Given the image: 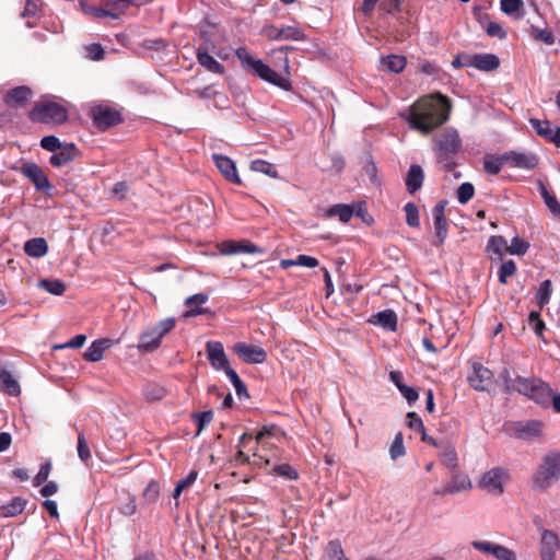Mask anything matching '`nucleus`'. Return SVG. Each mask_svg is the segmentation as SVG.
<instances>
[{
	"mask_svg": "<svg viewBox=\"0 0 560 560\" xmlns=\"http://www.w3.org/2000/svg\"><path fill=\"white\" fill-rule=\"evenodd\" d=\"M529 124L539 137L560 148V125L552 129L549 120L538 118H530Z\"/></svg>",
	"mask_w": 560,
	"mask_h": 560,
	"instance_id": "18",
	"label": "nucleus"
},
{
	"mask_svg": "<svg viewBox=\"0 0 560 560\" xmlns=\"http://www.w3.org/2000/svg\"><path fill=\"white\" fill-rule=\"evenodd\" d=\"M327 560H349L343 552L338 539L330 540L325 549Z\"/></svg>",
	"mask_w": 560,
	"mask_h": 560,
	"instance_id": "42",
	"label": "nucleus"
},
{
	"mask_svg": "<svg viewBox=\"0 0 560 560\" xmlns=\"http://www.w3.org/2000/svg\"><path fill=\"white\" fill-rule=\"evenodd\" d=\"M406 222L409 226L418 228L420 225L419 209L413 202H408L405 208Z\"/></svg>",
	"mask_w": 560,
	"mask_h": 560,
	"instance_id": "48",
	"label": "nucleus"
},
{
	"mask_svg": "<svg viewBox=\"0 0 560 560\" xmlns=\"http://www.w3.org/2000/svg\"><path fill=\"white\" fill-rule=\"evenodd\" d=\"M559 550V536L553 530L542 528L539 541L540 560H556Z\"/></svg>",
	"mask_w": 560,
	"mask_h": 560,
	"instance_id": "10",
	"label": "nucleus"
},
{
	"mask_svg": "<svg viewBox=\"0 0 560 560\" xmlns=\"http://www.w3.org/2000/svg\"><path fill=\"white\" fill-rule=\"evenodd\" d=\"M552 293V285L549 279L542 281L538 288L536 293L537 305L541 310L544 308L550 301Z\"/></svg>",
	"mask_w": 560,
	"mask_h": 560,
	"instance_id": "39",
	"label": "nucleus"
},
{
	"mask_svg": "<svg viewBox=\"0 0 560 560\" xmlns=\"http://www.w3.org/2000/svg\"><path fill=\"white\" fill-rule=\"evenodd\" d=\"M535 381H537V377L516 376L513 392H517L518 394H522L529 398L533 392V387L535 385Z\"/></svg>",
	"mask_w": 560,
	"mask_h": 560,
	"instance_id": "40",
	"label": "nucleus"
},
{
	"mask_svg": "<svg viewBox=\"0 0 560 560\" xmlns=\"http://www.w3.org/2000/svg\"><path fill=\"white\" fill-rule=\"evenodd\" d=\"M529 248V243L518 236H515L511 241V245L508 246V253L511 255H524Z\"/></svg>",
	"mask_w": 560,
	"mask_h": 560,
	"instance_id": "51",
	"label": "nucleus"
},
{
	"mask_svg": "<svg viewBox=\"0 0 560 560\" xmlns=\"http://www.w3.org/2000/svg\"><path fill=\"white\" fill-rule=\"evenodd\" d=\"M475 194L474 185L470 183H463L457 189V200L459 203H467Z\"/></svg>",
	"mask_w": 560,
	"mask_h": 560,
	"instance_id": "56",
	"label": "nucleus"
},
{
	"mask_svg": "<svg viewBox=\"0 0 560 560\" xmlns=\"http://www.w3.org/2000/svg\"><path fill=\"white\" fill-rule=\"evenodd\" d=\"M530 34L535 40L541 42L546 45H553L556 42L555 35L548 28H539L538 26H530Z\"/></svg>",
	"mask_w": 560,
	"mask_h": 560,
	"instance_id": "43",
	"label": "nucleus"
},
{
	"mask_svg": "<svg viewBox=\"0 0 560 560\" xmlns=\"http://www.w3.org/2000/svg\"><path fill=\"white\" fill-rule=\"evenodd\" d=\"M265 81L284 90V91H291L292 90V83L289 79L281 77L278 72H276L273 69L271 70L270 74L265 79Z\"/></svg>",
	"mask_w": 560,
	"mask_h": 560,
	"instance_id": "50",
	"label": "nucleus"
},
{
	"mask_svg": "<svg viewBox=\"0 0 560 560\" xmlns=\"http://www.w3.org/2000/svg\"><path fill=\"white\" fill-rule=\"evenodd\" d=\"M225 374L230 378L231 383L233 384V386L235 388V393L238 396V398L240 399H242L243 397L247 398L249 395H248L246 385L240 378L237 373L233 369H229V370H226Z\"/></svg>",
	"mask_w": 560,
	"mask_h": 560,
	"instance_id": "45",
	"label": "nucleus"
},
{
	"mask_svg": "<svg viewBox=\"0 0 560 560\" xmlns=\"http://www.w3.org/2000/svg\"><path fill=\"white\" fill-rule=\"evenodd\" d=\"M424 180V173L420 165L413 164L409 167L406 178H405V185L406 189L409 194L417 192L423 184Z\"/></svg>",
	"mask_w": 560,
	"mask_h": 560,
	"instance_id": "26",
	"label": "nucleus"
},
{
	"mask_svg": "<svg viewBox=\"0 0 560 560\" xmlns=\"http://www.w3.org/2000/svg\"><path fill=\"white\" fill-rule=\"evenodd\" d=\"M502 161L511 167L530 171L537 167L539 159L535 153L508 151L502 154Z\"/></svg>",
	"mask_w": 560,
	"mask_h": 560,
	"instance_id": "9",
	"label": "nucleus"
},
{
	"mask_svg": "<svg viewBox=\"0 0 560 560\" xmlns=\"http://www.w3.org/2000/svg\"><path fill=\"white\" fill-rule=\"evenodd\" d=\"M222 255L262 254L264 250L248 240L224 241L218 245Z\"/></svg>",
	"mask_w": 560,
	"mask_h": 560,
	"instance_id": "13",
	"label": "nucleus"
},
{
	"mask_svg": "<svg viewBox=\"0 0 560 560\" xmlns=\"http://www.w3.org/2000/svg\"><path fill=\"white\" fill-rule=\"evenodd\" d=\"M440 460L450 471L458 469V456L455 448L451 445L444 447L440 453Z\"/></svg>",
	"mask_w": 560,
	"mask_h": 560,
	"instance_id": "37",
	"label": "nucleus"
},
{
	"mask_svg": "<svg viewBox=\"0 0 560 560\" xmlns=\"http://www.w3.org/2000/svg\"><path fill=\"white\" fill-rule=\"evenodd\" d=\"M434 151L439 161L456 154L462 147L459 133L454 128H446L433 139Z\"/></svg>",
	"mask_w": 560,
	"mask_h": 560,
	"instance_id": "5",
	"label": "nucleus"
},
{
	"mask_svg": "<svg viewBox=\"0 0 560 560\" xmlns=\"http://www.w3.org/2000/svg\"><path fill=\"white\" fill-rule=\"evenodd\" d=\"M271 472L289 480L299 479L298 470L287 463L275 465Z\"/></svg>",
	"mask_w": 560,
	"mask_h": 560,
	"instance_id": "47",
	"label": "nucleus"
},
{
	"mask_svg": "<svg viewBox=\"0 0 560 560\" xmlns=\"http://www.w3.org/2000/svg\"><path fill=\"white\" fill-rule=\"evenodd\" d=\"M487 247L494 254L501 255L503 250L508 252V242L503 236L494 235L489 238Z\"/></svg>",
	"mask_w": 560,
	"mask_h": 560,
	"instance_id": "52",
	"label": "nucleus"
},
{
	"mask_svg": "<svg viewBox=\"0 0 560 560\" xmlns=\"http://www.w3.org/2000/svg\"><path fill=\"white\" fill-rule=\"evenodd\" d=\"M450 476L451 480L446 485L434 490L435 495L456 494L471 489L472 485L469 476L459 468L450 471Z\"/></svg>",
	"mask_w": 560,
	"mask_h": 560,
	"instance_id": "8",
	"label": "nucleus"
},
{
	"mask_svg": "<svg viewBox=\"0 0 560 560\" xmlns=\"http://www.w3.org/2000/svg\"><path fill=\"white\" fill-rule=\"evenodd\" d=\"M406 453L405 446H404V438L402 433L398 432L389 448V455L393 460H396L397 458L404 456Z\"/></svg>",
	"mask_w": 560,
	"mask_h": 560,
	"instance_id": "49",
	"label": "nucleus"
},
{
	"mask_svg": "<svg viewBox=\"0 0 560 560\" xmlns=\"http://www.w3.org/2000/svg\"><path fill=\"white\" fill-rule=\"evenodd\" d=\"M217 27V24L211 22L209 19H203L199 24V37L203 43L202 48H213V30Z\"/></svg>",
	"mask_w": 560,
	"mask_h": 560,
	"instance_id": "35",
	"label": "nucleus"
},
{
	"mask_svg": "<svg viewBox=\"0 0 560 560\" xmlns=\"http://www.w3.org/2000/svg\"><path fill=\"white\" fill-rule=\"evenodd\" d=\"M143 499L149 503H154L160 497V485L155 480H151L143 490Z\"/></svg>",
	"mask_w": 560,
	"mask_h": 560,
	"instance_id": "53",
	"label": "nucleus"
},
{
	"mask_svg": "<svg viewBox=\"0 0 560 560\" xmlns=\"http://www.w3.org/2000/svg\"><path fill=\"white\" fill-rule=\"evenodd\" d=\"M485 30H486L487 35L490 37H497L499 39H504L508 36L506 31L502 27L501 24H499L497 22H492V21L488 22Z\"/></svg>",
	"mask_w": 560,
	"mask_h": 560,
	"instance_id": "59",
	"label": "nucleus"
},
{
	"mask_svg": "<svg viewBox=\"0 0 560 560\" xmlns=\"http://www.w3.org/2000/svg\"><path fill=\"white\" fill-rule=\"evenodd\" d=\"M404 0H363L361 11L365 16H370L376 5L386 14H394L400 10Z\"/></svg>",
	"mask_w": 560,
	"mask_h": 560,
	"instance_id": "19",
	"label": "nucleus"
},
{
	"mask_svg": "<svg viewBox=\"0 0 560 560\" xmlns=\"http://www.w3.org/2000/svg\"><path fill=\"white\" fill-rule=\"evenodd\" d=\"M541 422L536 420L516 422L514 427L517 438L524 440L539 436L541 434Z\"/></svg>",
	"mask_w": 560,
	"mask_h": 560,
	"instance_id": "28",
	"label": "nucleus"
},
{
	"mask_svg": "<svg viewBox=\"0 0 560 560\" xmlns=\"http://www.w3.org/2000/svg\"><path fill=\"white\" fill-rule=\"evenodd\" d=\"M27 501L21 497H14L9 502L0 505V516L2 517H14L20 515L25 506Z\"/></svg>",
	"mask_w": 560,
	"mask_h": 560,
	"instance_id": "30",
	"label": "nucleus"
},
{
	"mask_svg": "<svg viewBox=\"0 0 560 560\" xmlns=\"http://www.w3.org/2000/svg\"><path fill=\"white\" fill-rule=\"evenodd\" d=\"M505 162L502 161V155L498 159H486L483 162V170L488 174L497 175L500 173Z\"/></svg>",
	"mask_w": 560,
	"mask_h": 560,
	"instance_id": "60",
	"label": "nucleus"
},
{
	"mask_svg": "<svg viewBox=\"0 0 560 560\" xmlns=\"http://www.w3.org/2000/svg\"><path fill=\"white\" fill-rule=\"evenodd\" d=\"M50 471H51V463L50 462H46L45 464L40 465L37 475L33 479V485L35 487H39L40 485L46 482L49 477Z\"/></svg>",
	"mask_w": 560,
	"mask_h": 560,
	"instance_id": "61",
	"label": "nucleus"
},
{
	"mask_svg": "<svg viewBox=\"0 0 560 560\" xmlns=\"http://www.w3.org/2000/svg\"><path fill=\"white\" fill-rule=\"evenodd\" d=\"M39 287L45 289L47 292L54 295H62L66 291V284L61 280H49L43 279L39 282Z\"/></svg>",
	"mask_w": 560,
	"mask_h": 560,
	"instance_id": "46",
	"label": "nucleus"
},
{
	"mask_svg": "<svg viewBox=\"0 0 560 560\" xmlns=\"http://www.w3.org/2000/svg\"><path fill=\"white\" fill-rule=\"evenodd\" d=\"M539 191L551 213L556 217H560V202L556 196L551 194L542 183L539 185Z\"/></svg>",
	"mask_w": 560,
	"mask_h": 560,
	"instance_id": "38",
	"label": "nucleus"
},
{
	"mask_svg": "<svg viewBox=\"0 0 560 560\" xmlns=\"http://www.w3.org/2000/svg\"><path fill=\"white\" fill-rule=\"evenodd\" d=\"M236 57L241 61L242 66L249 68L253 70L256 67V62H259V59H255L250 52L244 48L240 47L236 49Z\"/></svg>",
	"mask_w": 560,
	"mask_h": 560,
	"instance_id": "54",
	"label": "nucleus"
},
{
	"mask_svg": "<svg viewBox=\"0 0 560 560\" xmlns=\"http://www.w3.org/2000/svg\"><path fill=\"white\" fill-rule=\"evenodd\" d=\"M469 385L479 392H485L491 385L493 373L481 363H474L472 371L467 377Z\"/></svg>",
	"mask_w": 560,
	"mask_h": 560,
	"instance_id": "16",
	"label": "nucleus"
},
{
	"mask_svg": "<svg viewBox=\"0 0 560 560\" xmlns=\"http://www.w3.org/2000/svg\"><path fill=\"white\" fill-rule=\"evenodd\" d=\"M471 546L483 553L493 556L497 560H516L513 550L487 540H474Z\"/></svg>",
	"mask_w": 560,
	"mask_h": 560,
	"instance_id": "15",
	"label": "nucleus"
},
{
	"mask_svg": "<svg viewBox=\"0 0 560 560\" xmlns=\"http://www.w3.org/2000/svg\"><path fill=\"white\" fill-rule=\"evenodd\" d=\"M560 480V451L546 453L530 477V488L545 492Z\"/></svg>",
	"mask_w": 560,
	"mask_h": 560,
	"instance_id": "2",
	"label": "nucleus"
},
{
	"mask_svg": "<svg viewBox=\"0 0 560 560\" xmlns=\"http://www.w3.org/2000/svg\"><path fill=\"white\" fill-rule=\"evenodd\" d=\"M534 383L535 385L529 398L538 405L548 406L552 395L551 387L540 378H537Z\"/></svg>",
	"mask_w": 560,
	"mask_h": 560,
	"instance_id": "29",
	"label": "nucleus"
},
{
	"mask_svg": "<svg viewBox=\"0 0 560 560\" xmlns=\"http://www.w3.org/2000/svg\"><path fill=\"white\" fill-rule=\"evenodd\" d=\"M406 424L408 425L409 429L419 433L425 429L421 418L415 411H409L407 413Z\"/></svg>",
	"mask_w": 560,
	"mask_h": 560,
	"instance_id": "58",
	"label": "nucleus"
},
{
	"mask_svg": "<svg viewBox=\"0 0 560 560\" xmlns=\"http://www.w3.org/2000/svg\"><path fill=\"white\" fill-rule=\"evenodd\" d=\"M210 48H202L198 47L196 51V57L198 63L203 67L207 71L217 73V74H223L224 73V66L217 61L210 54Z\"/></svg>",
	"mask_w": 560,
	"mask_h": 560,
	"instance_id": "23",
	"label": "nucleus"
},
{
	"mask_svg": "<svg viewBox=\"0 0 560 560\" xmlns=\"http://www.w3.org/2000/svg\"><path fill=\"white\" fill-rule=\"evenodd\" d=\"M0 389L9 396L16 397L21 394V387L11 371L5 366H0Z\"/></svg>",
	"mask_w": 560,
	"mask_h": 560,
	"instance_id": "25",
	"label": "nucleus"
},
{
	"mask_svg": "<svg viewBox=\"0 0 560 560\" xmlns=\"http://www.w3.org/2000/svg\"><path fill=\"white\" fill-rule=\"evenodd\" d=\"M474 61L475 68L485 72L497 70L500 66V59L494 54H475Z\"/></svg>",
	"mask_w": 560,
	"mask_h": 560,
	"instance_id": "31",
	"label": "nucleus"
},
{
	"mask_svg": "<svg viewBox=\"0 0 560 560\" xmlns=\"http://www.w3.org/2000/svg\"><path fill=\"white\" fill-rule=\"evenodd\" d=\"M501 11L505 14H513L523 8V0H501Z\"/></svg>",
	"mask_w": 560,
	"mask_h": 560,
	"instance_id": "63",
	"label": "nucleus"
},
{
	"mask_svg": "<svg viewBox=\"0 0 560 560\" xmlns=\"http://www.w3.org/2000/svg\"><path fill=\"white\" fill-rule=\"evenodd\" d=\"M528 325L532 327L536 336L544 340V331L546 329V325L539 312L532 311L528 314Z\"/></svg>",
	"mask_w": 560,
	"mask_h": 560,
	"instance_id": "44",
	"label": "nucleus"
},
{
	"mask_svg": "<svg viewBox=\"0 0 560 560\" xmlns=\"http://www.w3.org/2000/svg\"><path fill=\"white\" fill-rule=\"evenodd\" d=\"M233 349L245 363L259 364L267 360V352L261 347L237 342Z\"/></svg>",
	"mask_w": 560,
	"mask_h": 560,
	"instance_id": "14",
	"label": "nucleus"
},
{
	"mask_svg": "<svg viewBox=\"0 0 560 560\" xmlns=\"http://www.w3.org/2000/svg\"><path fill=\"white\" fill-rule=\"evenodd\" d=\"M79 155L80 151L74 143H63L60 149L54 152L49 162L54 167H61L74 161Z\"/></svg>",
	"mask_w": 560,
	"mask_h": 560,
	"instance_id": "20",
	"label": "nucleus"
},
{
	"mask_svg": "<svg viewBox=\"0 0 560 560\" xmlns=\"http://www.w3.org/2000/svg\"><path fill=\"white\" fill-rule=\"evenodd\" d=\"M515 271H516V265L512 259L504 261L501 265L500 270H499L500 283L505 284L508 282V277L513 276L515 273Z\"/></svg>",
	"mask_w": 560,
	"mask_h": 560,
	"instance_id": "57",
	"label": "nucleus"
},
{
	"mask_svg": "<svg viewBox=\"0 0 560 560\" xmlns=\"http://www.w3.org/2000/svg\"><path fill=\"white\" fill-rule=\"evenodd\" d=\"M508 469L494 467L486 471L478 481V487L487 493L501 495L504 492V483L509 480Z\"/></svg>",
	"mask_w": 560,
	"mask_h": 560,
	"instance_id": "7",
	"label": "nucleus"
},
{
	"mask_svg": "<svg viewBox=\"0 0 560 560\" xmlns=\"http://www.w3.org/2000/svg\"><path fill=\"white\" fill-rule=\"evenodd\" d=\"M28 116L34 122L61 125L68 120V109L55 101L40 100L34 105Z\"/></svg>",
	"mask_w": 560,
	"mask_h": 560,
	"instance_id": "3",
	"label": "nucleus"
},
{
	"mask_svg": "<svg viewBox=\"0 0 560 560\" xmlns=\"http://www.w3.org/2000/svg\"><path fill=\"white\" fill-rule=\"evenodd\" d=\"M434 219L435 235L439 238V245L444 243L447 235V219L445 218V206L439 202L432 210Z\"/></svg>",
	"mask_w": 560,
	"mask_h": 560,
	"instance_id": "22",
	"label": "nucleus"
},
{
	"mask_svg": "<svg viewBox=\"0 0 560 560\" xmlns=\"http://www.w3.org/2000/svg\"><path fill=\"white\" fill-rule=\"evenodd\" d=\"M326 218L338 217L340 222L348 223L354 215V207L352 205L337 203L329 207L324 214Z\"/></svg>",
	"mask_w": 560,
	"mask_h": 560,
	"instance_id": "32",
	"label": "nucleus"
},
{
	"mask_svg": "<svg viewBox=\"0 0 560 560\" xmlns=\"http://www.w3.org/2000/svg\"><path fill=\"white\" fill-rule=\"evenodd\" d=\"M451 110V100L434 93L420 97L410 106L407 121L411 129L428 135L448 120Z\"/></svg>",
	"mask_w": 560,
	"mask_h": 560,
	"instance_id": "1",
	"label": "nucleus"
},
{
	"mask_svg": "<svg viewBox=\"0 0 560 560\" xmlns=\"http://www.w3.org/2000/svg\"><path fill=\"white\" fill-rule=\"evenodd\" d=\"M352 206L354 207V214L361 218L364 223H373V218L368 212L365 202H353Z\"/></svg>",
	"mask_w": 560,
	"mask_h": 560,
	"instance_id": "64",
	"label": "nucleus"
},
{
	"mask_svg": "<svg viewBox=\"0 0 560 560\" xmlns=\"http://www.w3.org/2000/svg\"><path fill=\"white\" fill-rule=\"evenodd\" d=\"M176 326L174 317L160 320L155 325L148 327L139 336L138 349L141 352H153L162 342L165 335L172 331Z\"/></svg>",
	"mask_w": 560,
	"mask_h": 560,
	"instance_id": "4",
	"label": "nucleus"
},
{
	"mask_svg": "<svg viewBox=\"0 0 560 560\" xmlns=\"http://www.w3.org/2000/svg\"><path fill=\"white\" fill-rule=\"evenodd\" d=\"M93 125L100 130L105 131L110 127L122 122L121 114L107 105H95L89 112Z\"/></svg>",
	"mask_w": 560,
	"mask_h": 560,
	"instance_id": "6",
	"label": "nucleus"
},
{
	"mask_svg": "<svg viewBox=\"0 0 560 560\" xmlns=\"http://www.w3.org/2000/svg\"><path fill=\"white\" fill-rule=\"evenodd\" d=\"M24 252L34 258H40L48 252V244L43 237H34L25 242Z\"/></svg>",
	"mask_w": 560,
	"mask_h": 560,
	"instance_id": "34",
	"label": "nucleus"
},
{
	"mask_svg": "<svg viewBox=\"0 0 560 560\" xmlns=\"http://www.w3.org/2000/svg\"><path fill=\"white\" fill-rule=\"evenodd\" d=\"M21 172L33 183L37 190H48L51 188L47 175L36 163L26 162L22 164Z\"/></svg>",
	"mask_w": 560,
	"mask_h": 560,
	"instance_id": "17",
	"label": "nucleus"
},
{
	"mask_svg": "<svg viewBox=\"0 0 560 560\" xmlns=\"http://www.w3.org/2000/svg\"><path fill=\"white\" fill-rule=\"evenodd\" d=\"M112 345L113 340L108 338L94 340L85 350L83 358L89 362H98L103 359L104 351L109 349Z\"/></svg>",
	"mask_w": 560,
	"mask_h": 560,
	"instance_id": "24",
	"label": "nucleus"
},
{
	"mask_svg": "<svg viewBox=\"0 0 560 560\" xmlns=\"http://www.w3.org/2000/svg\"><path fill=\"white\" fill-rule=\"evenodd\" d=\"M215 166L219 168L221 174L231 183L242 185V180L237 174L236 166L233 160L225 155L213 154Z\"/></svg>",
	"mask_w": 560,
	"mask_h": 560,
	"instance_id": "21",
	"label": "nucleus"
},
{
	"mask_svg": "<svg viewBox=\"0 0 560 560\" xmlns=\"http://www.w3.org/2000/svg\"><path fill=\"white\" fill-rule=\"evenodd\" d=\"M374 319L371 323L375 325H380L381 327L389 330L396 331L397 329V315L393 310H384L376 313Z\"/></svg>",
	"mask_w": 560,
	"mask_h": 560,
	"instance_id": "33",
	"label": "nucleus"
},
{
	"mask_svg": "<svg viewBox=\"0 0 560 560\" xmlns=\"http://www.w3.org/2000/svg\"><path fill=\"white\" fill-rule=\"evenodd\" d=\"M78 456L84 463L91 458V451L83 432L78 433Z\"/></svg>",
	"mask_w": 560,
	"mask_h": 560,
	"instance_id": "55",
	"label": "nucleus"
},
{
	"mask_svg": "<svg viewBox=\"0 0 560 560\" xmlns=\"http://www.w3.org/2000/svg\"><path fill=\"white\" fill-rule=\"evenodd\" d=\"M62 144L56 136H45L40 140V147L49 152H56Z\"/></svg>",
	"mask_w": 560,
	"mask_h": 560,
	"instance_id": "62",
	"label": "nucleus"
},
{
	"mask_svg": "<svg viewBox=\"0 0 560 560\" xmlns=\"http://www.w3.org/2000/svg\"><path fill=\"white\" fill-rule=\"evenodd\" d=\"M206 353L208 361L214 370H223L226 373V370L231 369L222 342L214 340L207 341Z\"/></svg>",
	"mask_w": 560,
	"mask_h": 560,
	"instance_id": "12",
	"label": "nucleus"
},
{
	"mask_svg": "<svg viewBox=\"0 0 560 560\" xmlns=\"http://www.w3.org/2000/svg\"><path fill=\"white\" fill-rule=\"evenodd\" d=\"M381 63L383 65V67L386 70H388L390 72L399 73L405 69V67L407 65V60L404 56L390 55L387 57H383L381 59Z\"/></svg>",
	"mask_w": 560,
	"mask_h": 560,
	"instance_id": "36",
	"label": "nucleus"
},
{
	"mask_svg": "<svg viewBox=\"0 0 560 560\" xmlns=\"http://www.w3.org/2000/svg\"><path fill=\"white\" fill-rule=\"evenodd\" d=\"M250 170L254 172L262 173L272 178H278L279 174L273 164L265 161V160H254L250 163Z\"/></svg>",
	"mask_w": 560,
	"mask_h": 560,
	"instance_id": "41",
	"label": "nucleus"
},
{
	"mask_svg": "<svg viewBox=\"0 0 560 560\" xmlns=\"http://www.w3.org/2000/svg\"><path fill=\"white\" fill-rule=\"evenodd\" d=\"M265 36L270 40H305L304 32L293 25L277 27L269 25L264 30Z\"/></svg>",
	"mask_w": 560,
	"mask_h": 560,
	"instance_id": "11",
	"label": "nucleus"
},
{
	"mask_svg": "<svg viewBox=\"0 0 560 560\" xmlns=\"http://www.w3.org/2000/svg\"><path fill=\"white\" fill-rule=\"evenodd\" d=\"M33 92L28 86L21 85L11 89L4 96L5 104L23 106L31 98Z\"/></svg>",
	"mask_w": 560,
	"mask_h": 560,
	"instance_id": "27",
	"label": "nucleus"
}]
</instances>
